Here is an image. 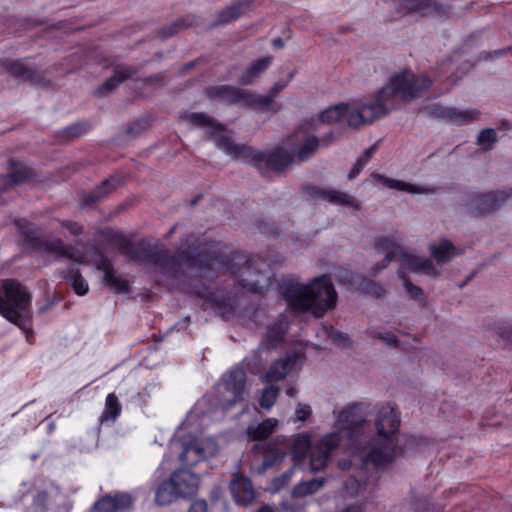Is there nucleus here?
<instances>
[{
    "mask_svg": "<svg viewBox=\"0 0 512 512\" xmlns=\"http://www.w3.org/2000/svg\"><path fill=\"white\" fill-rule=\"evenodd\" d=\"M48 253L55 254L56 257L67 258L74 263L82 264L85 262V255L79 249L72 245H65L62 240L57 239L46 245Z\"/></svg>",
    "mask_w": 512,
    "mask_h": 512,
    "instance_id": "b1692460",
    "label": "nucleus"
},
{
    "mask_svg": "<svg viewBox=\"0 0 512 512\" xmlns=\"http://www.w3.org/2000/svg\"><path fill=\"white\" fill-rule=\"evenodd\" d=\"M342 497L346 501L336 512H365L366 504L374 498L366 481L349 478L343 485Z\"/></svg>",
    "mask_w": 512,
    "mask_h": 512,
    "instance_id": "9b49d317",
    "label": "nucleus"
},
{
    "mask_svg": "<svg viewBox=\"0 0 512 512\" xmlns=\"http://www.w3.org/2000/svg\"><path fill=\"white\" fill-rule=\"evenodd\" d=\"M117 186L118 181L116 179H106L102 182L100 187H98L95 191L85 196L83 201L86 205L95 203L104 198L112 191H114L117 188Z\"/></svg>",
    "mask_w": 512,
    "mask_h": 512,
    "instance_id": "4c0bfd02",
    "label": "nucleus"
},
{
    "mask_svg": "<svg viewBox=\"0 0 512 512\" xmlns=\"http://www.w3.org/2000/svg\"><path fill=\"white\" fill-rule=\"evenodd\" d=\"M245 8L246 2H235L220 12L219 21L222 23H226L231 20L237 19L245 11Z\"/></svg>",
    "mask_w": 512,
    "mask_h": 512,
    "instance_id": "37998d69",
    "label": "nucleus"
},
{
    "mask_svg": "<svg viewBox=\"0 0 512 512\" xmlns=\"http://www.w3.org/2000/svg\"><path fill=\"white\" fill-rule=\"evenodd\" d=\"M210 99H217L227 104L239 103L254 107V92L228 85L213 86L206 89Z\"/></svg>",
    "mask_w": 512,
    "mask_h": 512,
    "instance_id": "ddd939ff",
    "label": "nucleus"
},
{
    "mask_svg": "<svg viewBox=\"0 0 512 512\" xmlns=\"http://www.w3.org/2000/svg\"><path fill=\"white\" fill-rule=\"evenodd\" d=\"M511 196L512 189L477 193L471 198L470 205L477 214L486 215L498 210Z\"/></svg>",
    "mask_w": 512,
    "mask_h": 512,
    "instance_id": "f8f14e48",
    "label": "nucleus"
},
{
    "mask_svg": "<svg viewBox=\"0 0 512 512\" xmlns=\"http://www.w3.org/2000/svg\"><path fill=\"white\" fill-rule=\"evenodd\" d=\"M187 120L192 124L210 128L213 132L217 133L215 140L216 146L236 160L254 163L255 165L264 162L268 169L277 172L283 170L293 161L292 154L286 142L282 147H278L267 155L264 152L255 151L246 145L234 143L223 133V126L204 113H190L187 116Z\"/></svg>",
    "mask_w": 512,
    "mask_h": 512,
    "instance_id": "20e7f679",
    "label": "nucleus"
},
{
    "mask_svg": "<svg viewBox=\"0 0 512 512\" xmlns=\"http://www.w3.org/2000/svg\"><path fill=\"white\" fill-rule=\"evenodd\" d=\"M366 164V160H363V158H358L356 163L353 165L351 171L348 173L347 178L349 180H352L354 177H356L360 171L363 169V167Z\"/></svg>",
    "mask_w": 512,
    "mask_h": 512,
    "instance_id": "4d7b16f0",
    "label": "nucleus"
},
{
    "mask_svg": "<svg viewBox=\"0 0 512 512\" xmlns=\"http://www.w3.org/2000/svg\"><path fill=\"white\" fill-rule=\"evenodd\" d=\"M271 43L276 49H281L284 46V41L281 38H274Z\"/></svg>",
    "mask_w": 512,
    "mask_h": 512,
    "instance_id": "bf43d9fd",
    "label": "nucleus"
},
{
    "mask_svg": "<svg viewBox=\"0 0 512 512\" xmlns=\"http://www.w3.org/2000/svg\"><path fill=\"white\" fill-rule=\"evenodd\" d=\"M399 279L402 280L406 294L413 300H423V291L420 287L414 285L405 275L403 267L397 271Z\"/></svg>",
    "mask_w": 512,
    "mask_h": 512,
    "instance_id": "c03bdc74",
    "label": "nucleus"
},
{
    "mask_svg": "<svg viewBox=\"0 0 512 512\" xmlns=\"http://www.w3.org/2000/svg\"><path fill=\"white\" fill-rule=\"evenodd\" d=\"M339 443L340 435L335 432L323 436L313 447L308 436L298 435L292 443L291 454L294 460L300 461L310 451V469L313 472H319L327 466L331 452Z\"/></svg>",
    "mask_w": 512,
    "mask_h": 512,
    "instance_id": "1a4fd4ad",
    "label": "nucleus"
},
{
    "mask_svg": "<svg viewBox=\"0 0 512 512\" xmlns=\"http://www.w3.org/2000/svg\"><path fill=\"white\" fill-rule=\"evenodd\" d=\"M429 252L431 258L434 259L438 265L449 263L461 253L460 249L446 238L438 242L430 243Z\"/></svg>",
    "mask_w": 512,
    "mask_h": 512,
    "instance_id": "4be33fe9",
    "label": "nucleus"
},
{
    "mask_svg": "<svg viewBox=\"0 0 512 512\" xmlns=\"http://www.w3.org/2000/svg\"><path fill=\"white\" fill-rule=\"evenodd\" d=\"M374 178L376 181L382 183L384 186L399 191L408 192L411 194L428 193L429 190L423 187H419L413 184H409L402 180L388 178L381 174H375Z\"/></svg>",
    "mask_w": 512,
    "mask_h": 512,
    "instance_id": "2f4dec72",
    "label": "nucleus"
},
{
    "mask_svg": "<svg viewBox=\"0 0 512 512\" xmlns=\"http://www.w3.org/2000/svg\"><path fill=\"white\" fill-rule=\"evenodd\" d=\"M374 151V147L367 148L364 152L363 160H366V163L368 162L369 158L371 157L372 153Z\"/></svg>",
    "mask_w": 512,
    "mask_h": 512,
    "instance_id": "680f3d73",
    "label": "nucleus"
},
{
    "mask_svg": "<svg viewBox=\"0 0 512 512\" xmlns=\"http://www.w3.org/2000/svg\"><path fill=\"white\" fill-rule=\"evenodd\" d=\"M231 494L237 504L247 506L255 498V491L249 478L236 475L230 483Z\"/></svg>",
    "mask_w": 512,
    "mask_h": 512,
    "instance_id": "aec40b11",
    "label": "nucleus"
},
{
    "mask_svg": "<svg viewBox=\"0 0 512 512\" xmlns=\"http://www.w3.org/2000/svg\"><path fill=\"white\" fill-rule=\"evenodd\" d=\"M299 359L300 355L293 353L273 362L265 374L266 383L278 382L284 379L295 368Z\"/></svg>",
    "mask_w": 512,
    "mask_h": 512,
    "instance_id": "a211bd4d",
    "label": "nucleus"
},
{
    "mask_svg": "<svg viewBox=\"0 0 512 512\" xmlns=\"http://www.w3.org/2000/svg\"><path fill=\"white\" fill-rule=\"evenodd\" d=\"M282 294L288 305L298 312H311L321 318L336 307L338 294L330 276L321 275L308 284L288 283Z\"/></svg>",
    "mask_w": 512,
    "mask_h": 512,
    "instance_id": "423d86ee",
    "label": "nucleus"
},
{
    "mask_svg": "<svg viewBox=\"0 0 512 512\" xmlns=\"http://www.w3.org/2000/svg\"><path fill=\"white\" fill-rule=\"evenodd\" d=\"M432 85L425 74L404 70L393 74L388 83L371 99L359 104H338L325 109L319 116L322 123H336L346 118L350 127L370 124L394 109L397 100L410 102L419 98Z\"/></svg>",
    "mask_w": 512,
    "mask_h": 512,
    "instance_id": "f03ea898",
    "label": "nucleus"
},
{
    "mask_svg": "<svg viewBox=\"0 0 512 512\" xmlns=\"http://www.w3.org/2000/svg\"><path fill=\"white\" fill-rule=\"evenodd\" d=\"M118 248L121 253L133 261L150 263L155 265L162 273L174 275L176 266L186 269H195L201 278H213V272L220 268H226L230 274L237 277L239 284L255 293H262L271 280V272L258 271L254 265L242 255L234 256L228 264L219 255H212L205 260H191L186 252L176 259L161 244L148 245L144 242L134 246L131 241L123 236L117 237Z\"/></svg>",
    "mask_w": 512,
    "mask_h": 512,
    "instance_id": "f257e3e1",
    "label": "nucleus"
},
{
    "mask_svg": "<svg viewBox=\"0 0 512 512\" xmlns=\"http://www.w3.org/2000/svg\"><path fill=\"white\" fill-rule=\"evenodd\" d=\"M398 260H401L414 273H423L432 277L440 274L430 259L409 254L405 250Z\"/></svg>",
    "mask_w": 512,
    "mask_h": 512,
    "instance_id": "5701e85b",
    "label": "nucleus"
},
{
    "mask_svg": "<svg viewBox=\"0 0 512 512\" xmlns=\"http://www.w3.org/2000/svg\"><path fill=\"white\" fill-rule=\"evenodd\" d=\"M400 423L401 416L396 406L383 403L377 407L375 429L378 438L369 442L361 457L364 463L385 467L396 459L401 453L397 438Z\"/></svg>",
    "mask_w": 512,
    "mask_h": 512,
    "instance_id": "39448f33",
    "label": "nucleus"
},
{
    "mask_svg": "<svg viewBox=\"0 0 512 512\" xmlns=\"http://www.w3.org/2000/svg\"><path fill=\"white\" fill-rule=\"evenodd\" d=\"M189 23H186L184 20H178L171 25L164 27L161 31V36L163 38H167L176 33L180 28L188 26Z\"/></svg>",
    "mask_w": 512,
    "mask_h": 512,
    "instance_id": "8fccbe9b",
    "label": "nucleus"
},
{
    "mask_svg": "<svg viewBox=\"0 0 512 512\" xmlns=\"http://www.w3.org/2000/svg\"><path fill=\"white\" fill-rule=\"evenodd\" d=\"M370 335L372 338L381 341L386 346L393 348L398 346V339L391 331L373 329L370 331Z\"/></svg>",
    "mask_w": 512,
    "mask_h": 512,
    "instance_id": "a18cd8bd",
    "label": "nucleus"
},
{
    "mask_svg": "<svg viewBox=\"0 0 512 512\" xmlns=\"http://www.w3.org/2000/svg\"><path fill=\"white\" fill-rule=\"evenodd\" d=\"M311 407L307 404L299 403L295 409V417L299 421H305L311 416Z\"/></svg>",
    "mask_w": 512,
    "mask_h": 512,
    "instance_id": "3c124183",
    "label": "nucleus"
},
{
    "mask_svg": "<svg viewBox=\"0 0 512 512\" xmlns=\"http://www.w3.org/2000/svg\"><path fill=\"white\" fill-rule=\"evenodd\" d=\"M121 413V405L118 401L117 396L114 393H110L106 397L105 409L101 415V421H112L114 422Z\"/></svg>",
    "mask_w": 512,
    "mask_h": 512,
    "instance_id": "a19ab883",
    "label": "nucleus"
},
{
    "mask_svg": "<svg viewBox=\"0 0 512 512\" xmlns=\"http://www.w3.org/2000/svg\"><path fill=\"white\" fill-rule=\"evenodd\" d=\"M187 512H208L207 502L203 499L194 500L190 504Z\"/></svg>",
    "mask_w": 512,
    "mask_h": 512,
    "instance_id": "864d4df0",
    "label": "nucleus"
},
{
    "mask_svg": "<svg viewBox=\"0 0 512 512\" xmlns=\"http://www.w3.org/2000/svg\"><path fill=\"white\" fill-rule=\"evenodd\" d=\"M313 195L334 206L354 210L361 207L360 201L354 195L334 187L314 188Z\"/></svg>",
    "mask_w": 512,
    "mask_h": 512,
    "instance_id": "2eb2a0df",
    "label": "nucleus"
},
{
    "mask_svg": "<svg viewBox=\"0 0 512 512\" xmlns=\"http://www.w3.org/2000/svg\"><path fill=\"white\" fill-rule=\"evenodd\" d=\"M0 315L27 332L26 325L33 316L32 295L14 279L0 281Z\"/></svg>",
    "mask_w": 512,
    "mask_h": 512,
    "instance_id": "6e6552de",
    "label": "nucleus"
},
{
    "mask_svg": "<svg viewBox=\"0 0 512 512\" xmlns=\"http://www.w3.org/2000/svg\"><path fill=\"white\" fill-rule=\"evenodd\" d=\"M30 177L31 171L28 167L12 160L9 162L8 173L5 180L4 189H6L9 186L18 185L24 182L25 180L29 179Z\"/></svg>",
    "mask_w": 512,
    "mask_h": 512,
    "instance_id": "7c9ffc66",
    "label": "nucleus"
},
{
    "mask_svg": "<svg viewBox=\"0 0 512 512\" xmlns=\"http://www.w3.org/2000/svg\"><path fill=\"white\" fill-rule=\"evenodd\" d=\"M294 75L295 71H291L287 79L276 81L266 95L254 93V107L262 110L269 109L273 99L289 84Z\"/></svg>",
    "mask_w": 512,
    "mask_h": 512,
    "instance_id": "a878e982",
    "label": "nucleus"
},
{
    "mask_svg": "<svg viewBox=\"0 0 512 512\" xmlns=\"http://www.w3.org/2000/svg\"><path fill=\"white\" fill-rule=\"evenodd\" d=\"M277 425V419L268 418L258 425H250L247 428V434L253 440H263L270 436Z\"/></svg>",
    "mask_w": 512,
    "mask_h": 512,
    "instance_id": "e433bc0d",
    "label": "nucleus"
},
{
    "mask_svg": "<svg viewBox=\"0 0 512 512\" xmlns=\"http://www.w3.org/2000/svg\"><path fill=\"white\" fill-rule=\"evenodd\" d=\"M170 478L181 497L190 496L197 491L199 478L187 469L174 471Z\"/></svg>",
    "mask_w": 512,
    "mask_h": 512,
    "instance_id": "412c9836",
    "label": "nucleus"
},
{
    "mask_svg": "<svg viewBox=\"0 0 512 512\" xmlns=\"http://www.w3.org/2000/svg\"><path fill=\"white\" fill-rule=\"evenodd\" d=\"M218 451V444L213 437L196 438L192 434L178 436L169 445L157 472L159 476L170 470L175 462L183 467H192L201 461L213 457Z\"/></svg>",
    "mask_w": 512,
    "mask_h": 512,
    "instance_id": "0eeeda50",
    "label": "nucleus"
},
{
    "mask_svg": "<svg viewBox=\"0 0 512 512\" xmlns=\"http://www.w3.org/2000/svg\"><path fill=\"white\" fill-rule=\"evenodd\" d=\"M294 474V468H290L283 472L280 476L276 477L272 481V485L275 491L282 489L287 485Z\"/></svg>",
    "mask_w": 512,
    "mask_h": 512,
    "instance_id": "09e8293b",
    "label": "nucleus"
},
{
    "mask_svg": "<svg viewBox=\"0 0 512 512\" xmlns=\"http://www.w3.org/2000/svg\"><path fill=\"white\" fill-rule=\"evenodd\" d=\"M497 141L496 131L492 128L481 130L477 135V143L482 145L485 149H490L491 146Z\"/></svg>",
    "mask_w": 512,
    "mask_h": 512,
    "instance_id": "49530a36",
    "label": "nucleus"
},
{
    "mask_svg": "<svg viewBox=\"0 0 512 512\" xmlns=\"http://www.w3.org/2000/svg\"><path fill=\"white\" fill-rule=\"evenodd\" d=\"M365 291L376 297H380L385 294L384 288L381 285L374 282H367L365 286Z\"/></svg>",
    "mask_w": 512,
    "mask_h": 512,
    "instance_id": "5fc2aeb1",
    "label": "nucleus"
},
{
    "mask_svg": "<svg viewBox=\"0 0 512 512\" xmlns=\"http://www.w3.org/2000/svg\"><path fill=\"white\" fill-rule=\"evenodd\" d=\"M258 512H275L274 508L268 505L261 507Z\"/></svg>",
    "mask_w": 512,
    "mask_h": 512,
    "instance_id": "e2e57ef3",
    "label": "nucleus"
},
{
    "mask_svg": "<svg viewBox=\"0 0 512 512\" xmlns=\"http://www.w3.org/2000/svg\"><path fill=\"white\" fill-rule=\"evenodd\" d=\"M479 112L476 109H460L456 107H446L441 110L443 118L448 119L455 124H463L477 118Z\"/></svg>",
    "mask_w": 512,
    "mask_h": 512,
    "instance_id": "c756f323",
    "label": "nucleus"
},
{
    "mask_svg": "<svg viewBox=\"0 0 512 512\" xmlns=\"http://www.w3.org/2000/svg\"><path fill=\"white\" fill-rule=\"evenodd\" d=\"M335 415V427L340 436L343 433L354 449H358L357 442L364 435L365 426L370 415L369 404L358 402L351 403L338 411L333 412Z\"/></svg>",
    "mask_w": 512,
    "mask_h": 512,
    "instance_id": "9d476101",
    "label": "nucleus"
},
{
    "mask_svg": "<svg viewBox=\"0 0 512 512\" xmlns=\"http://www.w3.org/2000/svg\"><path fill=\"white\" fill-rule=\"evenodd\" d=\"M288 329V323L285 320L279 321L266 334L265 340L259 345V349H270L277 347Z\"/></svg>",
    "mask_w": 512,
    "mask_h": 512,
    "instance_id": "f704fd0d",
    "label": "nucleus"
},
{
    "mask_svg": "<svg viewBox=\"0 0 512 512\" xmlns=\"http://www.w3.org/2000/svg\"><path fill=\"white\" fill-rule=\"evenodd\" d=\"M86 130H87V125L86 124H84V123H77V124L69 126L67 128V133L70 136L78 137V136L82 135L83 133H85Z\"/></svg>",
    "mask_w": 512,
    "mask_h": 512,
    "instance_id": "6e6d98bb",
    "label": "nucleus"
},
{
    "mask_svg": "<svg viewBox=\"0 0 512 512\" xmlns=\"http://www.w3.org/2000/svg\"><path fill=\"white\" fill-rule=\"evenodd\" d=\"M279 391V387L273 385L272 383H267V385L262 390L259 399L261 408L269 410L274 405L279 395Z\"/></svg>",
    "mask_w": 512,
    "mask_h": 512,
    "instance_id": "79ce46f5",
    "label": "nucleus"
},
{
    "mask_svg": "<svg viewBox=\"0 0 512 512\" xmlns=\"http://www.w3.org/2000/svg\"><path fill=\"white\" fill-rule=\"evenodd\" d=\"M59 223L62 228L66 229L73 236H78L82 233V227L77 222L61 220Z\"/></svg>",
    "mask_w": 512,
    "mask_h": 512,
    "instance_id": "603ef678",
    "label": "nucleus"
},
{
    "mask_svg": "<svg viewBox=\"0 0 512 512\" xmlns=\"http://www.w3.org/2000/svg\"><path fill=\"white\" fill-rule=\"evenodd\" d=\"M63 278L67 279L72 286L74 292L80 296L88 293L89 285L78 270L69 269L62 271Z\"/></svg>",
    "mask_w": 512,
    "mask_h": 512,
    "instance_id": "58836bf2",
    "label": "nucleus"
},
{
    "mask_svg": "<svg viewBox=\"0 0 512 512\" xmlns=\"http://www.w3.org/2000/svg\"><path fill=\"white\" fill-rule=\"evenodd\" d=\"M375 245L379 251L385 252L384 261L375 265V272L386 268L388 263L398 260L403 255L404 248L398 244L395 236H381Z\"/></svg>",
    "mask_w": 512,
    "mask_h": 512,
    "instance_id": "6ab92c4d",
    "label": "nucleus"
},
{
    "mask_svg": "<svg viewBox=\"0 0 512 512\" xmlns=\"http://www.w3.org/2000/svg\"><path fill=\"white\" fill-rule=\"evenodd\" d=\"M326 482V478H313L308 481L298 483L292 490L293 499L304 498L317 493Z\"/></svg>",
    "mask_w": 512,
    "mask_h": 512,
    "instance_id": "473e14b6",
    "label": "nucleus"
},
{
    "mask_svg": "<svg viewBox=\"0 0 512 512\" xmlns=\"http://www.w3.org/2000/svg\"><path fill=\"white\" fill-rule=\"evenodd\" d=\"M48 308H49V305H44V306L40 307L39 312H41V313L45 312Z\"/></svg>",
    "mask_w": 512,
    "mask_h": 512,
    "instance_id": "69168bd1",
    "label": "nucleus"
},
{
    "mask_svg": "<svg viewBox=\"0 0 512 512\" xmlns=\"http://www.w3.org/2000/svg\"><path fill=\"white\" fill-rule=\"evenodd\" d=\"M292 157L296 156L300 161L308 160L320 145L319 139L300 129L286 140Z\"/></svg>",
    "mask_w": 512,
    "mask_h": 512,
    "instance_id": "4468645a",
    "label": "nucleus"
},
{
    "mask_svg": "<svg viewBox=\"0 0 512 512\" xmlns=\"http://www.w3.org/2000/svg\"><path fill=\"white\" fill-rule=\"evenodd\" d=\"M507 51H512V46L507 48V49H503V50H498L496 51L497 54H504L506 53Z\"/></svg>",
    "mask_w": 512,
    "mask_h": 512,
    "instance_id": "0e129e2a",
    "label": "nucleus"
},
{
    "mask_svg": "<svg viewBox=\"0 0 512 512\" xmlns=\"http://www.w3.org/2000/svg\"><path fill=\"white\" fill-rule=\"evenodd\" d=\"M3 67L16 78L31 82L40 80L38 72L20 60H6L3 62Z\"/></svg>",
    "mask_w": 512,
    "mask_h": 512,
    "instance_id": "cd10ccee",
    "label": "nucleus"
},
{
    "mask_svg": "<svg viewBox=\"0 0 512 512\" xmlns=\"http://www.w3.org/2000/svg\"><path fill=\"white\" fill-rule=\"evenodd\" d=\"M46 498H47V494L45 492H40V493L37 494L36 502L39 505H43L44 502L46 501Z\"/></svg>",
    "mask_w": 512,
    "mask_h": 512,
    "instance_id": "052dcab7",
    "label": "nucleus"
},
{
    "mask_svg": "<svg viewBox=\"0 0 512 512\" xmlns=\"http://www.w3.org/2000/svg\"><path fill=\"white\" fill-rule=\"evenodd\" d=\"M273 57H262L251 63L241 75L239 82L241 85H249L254 79L258 78L272 63Z\"/></svg>",
    "mask_w": 512,
    "mask_h": 512,
    "instance_id": "c85d7f7f",
    "label": "nucleus"
},
{
    "mask_svg": "<svg viewBox=\"0 0 512 512\" xmlns=\"http://www.w3.org/2000/svg\"><path fill=\"white\" fill-rule=\"evenodd\" d=\"M97 268L104 273V282L115 292L120 293L128 290V282L115 275L110 259L100 256Z\"/></svg>",
    "mask_w": 512,
    "mask_h": 512,
    "instance_id": "393cba45",
    "label": "nucleus"
},
{
    "mask_svg": "<svg viewBox=\"0 0 512 512\" xmlns=\"http://www.w3.org/2000/svg\"><path fill=\"white\" fill-rule=\"evenodd\" d=\"M181 497L171 478L163 481L156 490L155 501L159 506H165Z\"/></svg>",
    "mask_w": 512,
    "mask_h": 512,
    "instance_id": "72a5a7b5",
    "label": "nucleus"
},
{
    "mask_svg": "<svg viewBox=\"0 0 512 512\" xmlns=\"http://www.w3.org/2000/svg\"><path fill=\"white\" fill-rule=\"evenodd\" d=\"M323 330L325 335L332 341L344 346H348L350 344V339L347 334L337 331L331 325L324 324Z\"/></svg>",
    "mask_w": 512,
    "mask_h": 512,
    "instance_id": "de8ad7c7",
    "label": "nucleus"
},
{
    "mask_svg": "<svg viewBox=\"0 0 512 512\" xmlns=\"http://www.w3.org/2000/svg\"><path fill=\"white\" fill-rule=\"evenodd\" d=\"M134 504L133 497L127 492L107 495L94 504V512H122Z\"/></svg>",
    "mask_w": 512,
    "mask_h": 512,
    "instance_id": "dca6fc26",
    "label": "nucleus"
},
{
    "mask_svg": "<svg viewBox=\"0 0 512 512\" xmlns=\"http://www.w3.org/2000/svg\"><path fill=\"white\" fill-rule=\"evenodd\" d=\"M3 67L16 78L31 82L40 80L38 72L20 60H6L3 62Z\"/></svg>",
    "mask_w": 512,
    "mask_h": 512,
    "instance_id": "bb28decb",
    "label": "nucleus"
},
{
    "mask_svg": "<svg viewBox=\"0 0 512 512\" xmlns=\"http://www.w3.org/2000/svg\"><path fill=\"white\" fill-rule=\"evenodd\" d=\"M246 372L235 367L222 375L215 385V395L205 396L194 405L183 425L186 428L203 426L209 414L221 410H230L246 398Z\"/></svg>",
    "mask_w": 512,
    "mask_h": 512,
    "instance_id": "7ed1b4c3",
    "label": "nucleus"
},
{
    "mask_svg": "<svg viewBox=\"0 0 512 512\" xmlns=\"http://www.w3.org/2000/svg\"><path fill=\"white\" fill-rule=\"evenodd\" d=\"M286 455V447L269 445L263 455V469L279 464Z\"/></svg>",
    "mask_w": 512,
    "mask_h": 512,
    "instance_id": "ea45409f",
    "label": "nucleus"
},
{
    "mask_svg": "<svg viewBox=\"0 0 512 512\" xmlns=\"http://www.w3.org/2000/svg\"><path fill=\"white\" fill-rule=\"evenodd\" d=\"M135 74V70L132 67L121 66L117 67L114 75L108 78L102 86L99 88L101 93L111 92L118 87L125 79Z\"/></svg>",
    "mask_w": 512,
    "mask_h": 512,
    "instance_id": "c9c22d12",
    "label": "nucleus"
},
{
    "mask_svg": "<svg viewBox=\"0 0 512 512\" xmlns=\"http://www.w3.org/2000/svg\"><path fill=\"white\" fill-rule=\"evenodd\" d=\"M287 396L294 398L298 394V389L294 386H288L285 390Z\"/></svg>",
    "mask_w": 512,
    "mask_h": 512,
    "instance_id": "13d9d810",
    "label": "nucleus"
},
{
    "mask_svg": "<svg viewBox=\"0 0 512 512\" xmlns=\"http://www.w3.org/2000/svg\"><path fill=\"white\" fill-rule=\"evenodd\" d=\"M399 12H417L421 15L436 13L443 7V0H393Z\"/></svg>",
    "mask_w": 512,
    "mask_h": 512,
    "instance_id": "f3484780",
    "label": "nucleus"
}]
</instances>
